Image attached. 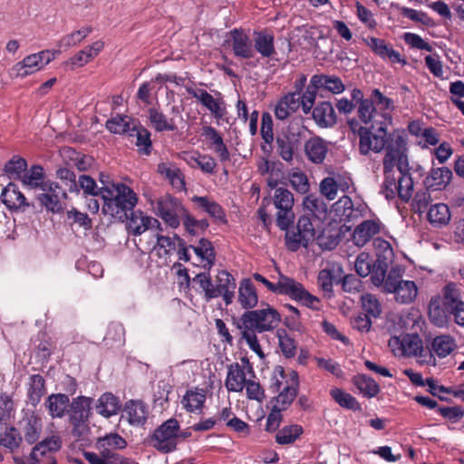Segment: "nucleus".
I'll list each match as a JSON object with an SVG mask.
<instances>
[{
	"label": "nucleus",
	"instance_id": "f257e3e1",
	"mask_svg": "<svg viewBox=\"0 0 464 464\" xmlns=\"http://www.w3.org/2000/svg\"><path fill=\"white\" fill-rule=\"evenodd\" d=\"M358 116L364 123L372 122L371 129L358 128L360 153L368 155L370 151L378 153L383 150L392 138V132H387V128L392 121L390 112H378L373 101L366 99L359 104Z\"/></svg>",
	"mask_w": 464,
	"mask_h": 464
},
{
	"label": "nucleus",
	"instance_id": "f03ea898",
	"mask_svg": "<svg viewBox=\"0 0 464 464\" xmlns=\"http://www.w3.org/2000/svg\"><path fill=\"white\" fill-rule=\"evenodd\" d=\"M406 138L403 130H394L389 143L385 145V156L383 158L384 182L382 193L387 199H392L398 192V178L395 177L393 169L397 166L399 171L407 170L408 159L406 155Z\"/></svg>",
	"mask_w": 464,
	"mask_h": 464
},
{
	"label": "nucleus",
	"instance_id": "7ed1b4c3",
	"mask_svg": "<svg viewBox=\"0 0 464 464\" xmlns=\"http://www.w3.org/2000/svg\"><path fill=\"white\" fill-rule=\"evenodd\" d=\"M100 193L103 200L102 213L121 221L127 218V213L132 210L138 202V197L133 189L123 183H117L111 189L102 188Z\"/></svg>",
	"mask_w": 464,
	"mask_h": 464
},
{
	"label": "nucleus",
	"instance_id": "20e7f679",
	"mask_svg": "<svg viewBox=\"0 0 464 464\" xmlns=\"http://www.w3.org/2000/svg\"><path fill=\"white\" fill-rule=\"evenodd\" d=\"M253 278L262 283L269 291L277 295H288L291 299L304 305L314 308V304L319 299L306 291L304 285L294 278L281 275L276 283H272L258 273L253 275Z\"/></svg>",
	"mask_w": 464,
	"mask_h": 464
},
{
	"label": "nucleus",
	"instance_id": "39448f33",
	"mask_svg": "<svg viewBox=\"0 0 464 464\" xmlns=\"http://www.w3.org/2000/svg\"><path fill=\"white\" fill-rule=\"evenodd\" d=\"M404 268L395 265L390 269L388 280L382 287L385 293L394 294L396 302L400 304L412 303L418 295V288L413 281L402 280Z\"/></svg>",
	"mask_w": 464,
	"mask_h": 464
},
{
	"label": "nucleus",
	"instance_id": "423d86ee",
	"mask_svg": "<svg viewBox=\"0 0 464 464\" xmlns=\"http://www.w3.org/2000/svg\"><path fill=\"white\" fill-rule=\"evenodd\" d=\"M308 130L303 125L292 123L276 136V152L286 162L294 160L295 153L301 148Z\"/></svg>",
	"mask_w": 464,
	"mask_h": 464
},
{
	"label": "nucleus",
	"instance_id": "0eeeda50",
	"mask_svg": "<svg viewBox=\"0 0 464 464\" xmlns=\"http://www.w3.org/2000/svg\"><path fill=\"white\" fill-rule=\"evenodd\" d=\"M281 321L279 313L272 306L245 312L237 324V328H247L258 333L273 330Z\"/></svg>",
	"mask_w": 464,
	"mask_h": 464
},
{
	"label": "nucleus",
	"instance_id": "6e6552de",
	"mask_svg": "<svg viewBox=\"0 0 464 464\" xmlns=\"http://www.w3.org/2000/svg\"><path fill=\"white\" fill-rule=\"evenodd\" d=\"M367 252L360 253L354 262V269L361 277L370 276L374 286L383 287L388 280L390 268L380 264Z\"/></svg>",
	"mask_w": 464,
	"mask_h": 464
},
{
	"label": "nucleus",
	"instance_id": "1a4fd4ad",
	"mask_svg": "<svg viewBox=\"0 0 464 464\" xmlns=\"http://www.w3.org/2000/svg\"><path fill=\"white\" fill-rule=\"evenodd\" d=\"M272 201L276 209V226L281 230L289 228L294 224L295 218L293 209L295 199L292 192L285 188L278 187L275 189Z\"/></svg>",
	"mask_w": 464,
	"mask_h": 464
},
{
	"label": "nucleus",
	"instance_id": "9d476101",
	"mask_svg": "<svg viewBox=\"0 0 464 464\" xmlns=\"http://www.w3.org/2000/svg\"><path fill=\"white\" fill-rule=\"evenodd\" d=\"M179 421L170 418L158 427L151 437L153 447L162 453H169L177 448V438L179 436Z\"/></svg>",
	"mask_w": 464,
	"mask_h": 464
},
{
	"label": "nucleus",
	"instance_id": "9b49d317",
	"mask_svg": "<svg viewBox=\"0 0 464 464\" xmlns=\"http://www.w3.org/2000/svg\"><path fill=\"white\" fill-rule=\"evenodd\" d=\"M154 208L156 215L172 228H177L180 224L179 215L184 218L187 212L182 204L169 194L158 198Z\"/></svg>",
	"mask_w": 464,
	"mask_h": 464
},
{
	"label": "nucleus",
	"instance_id": "f8f14e48",
	"mask_svg": "<svg viewBox=\"0 0 464 464\" xmlns=\"http://www.w3.org/2000/svg\"><path fill=\"white\" fill-rule=\"evenodd\" d=\"M64 393L51 394L47 397L44 406H91L93 399L91 397L79 396L70 403L69 395H73L77 391L76 380L69 375L65 376L63 382Z\"/></svg>",
	"mask_w": 464,
	"mask_h": 464
},
{
	"label": "nucleus",
	"instance_id": "ddd939ff",
	"mask_svg": "<svg viewBox=\"0 0 464 464\" xmlns=\"http://www.w3.org/2000/svg\"><path fill=\"white\" fill-rule=\"evenodd\" d=\"M44 193L39 194L37 199L43 207L53 213L63 211V199L66 198L65 190L55 182L42 186Z\"/></svg>",
	"mask_w": 464,
	"mask_h": 464
},
{
	"label": "nucleus",
	"instance_id": "4468645a",
	"mask_svg": "<svg viewBox=\"0 0 464 464\" xmlns=\"http://www.w3.org/2000/svg\"><path fill=\"white\" fill-rule=\"evenodd\" d=\"M130 215L127 214V227L134 235L140 236L148 229L156 228L162 231L160 221L154 218L146 216L140 210H130Z\"/></svg>",
	"mask_w": 464,
	"mask_h": 464
},
{
	"label": "nucleus",
	"instance_id": "2eb2a0df",
	"mask_svg": "<svg viewBox=\"0 0 464 464\" xmlns=\"http://www.w3.org/2000/svg\"><path fill=\"white\" fill-rule=\"evenodd\" d=\"M187 92L206 107L217 120H220L225 116L227 111L225 102L221 97L214 98L203 89L195 90L191 87H187Z\"/></svg>",
	"mask_w": 464,
	"mask_h": 464
},
{
	"label": "nucleus",
	"instance_id": "dca6fc26",
	"mask_svg": "<svg viewBox=\"0 0 464 464\" xmlns=\"http://www.w3.org/2000/svg\"><path fill=\"white\" fill-rule=\"evenodd\" d=\"M230 40L229 45L232 48L233 53L237 58L250 59L255 55L253 43L249 36L242 30L233 29L229 33Z\"/></svg>",
	"mask_w": 464,
	"mask_h": 464
},
{
	"label": "nucleus",
	"instance_id": "f3484780",
	"mask_svg": "<svg viewBox=\"0 0 464 464\" xmlns=\"http://www.w3.org/2000/svg\"><path fill=\"white\" fill-rule=\"evenodd\" d=\"M100 413L109 417L120 413L121 408H100ZM149 416L148 408H122L121 417L127 418L130 424L134 426L143 425Z\"/></svg>",
	"mask_w": 464,
	"mask_h": 464
},
{
	"label": "nucleus",
	"instance_id": "a211bd4d",
	"mask_svg": "<svg viewBox=\"0 0 464 464\" xmlns=\"http://www.w3.org/2000/svg\"><path fill=\"white\" fill-rule=\"evenodd\" d=\"M236 280L233 276L226 270L218 271L216 276L214 290L222 296L226 304H230L235 296Z\"/></svg>",
	"mask_w": 464,
	"mask_h": 464
},
{
	"label": "nucleus",
	"instance_id": "6ab92c4d",
	"mask_svg": "<svg viewBox=\"0 0 464 464\" xmlns=\"http://www.w3.org/2000/svg\"><path fill=\"white\" fill-rule=\"evenodd\" d=\"M304 148L306 157L314 164H321L328 151L325 140L319 136H313L305 140Z\"/></svg>",
	"mask_w": 464,
	"mask_h": 464
},
{
	"label": "nucleus",
	"instance_id": "aec40b11",
	"mask_svg": "<svg viewBox=\"0 0 464 464\" xmlns=\"http://www.w3.org/2000/svg\"><path fill=\"white\" fill-rule=\"evenodd\" d=\"M365 42L372 51L382 59H389L392 63L406 64L405 59H402L401 54L389 46L384 40L372 36L365 40Z\"/></svg>",
	"mask_w": 464,
	"mask_h": 464
},
{
	"label": "nucleus",
	"instance_id": "412c9836",
	"mask_svg": "<svg viewBox=\"0 0 464 464\" xmlns=\"http://www.w3.org/2000/svg\"><path fill=\"white\" fill-rule=\"evenodd\" d=\"M301 95L298 92H289L279 100L275 115L278 120H285L300 107Z\"/></svg>",
	"mask_w": 464,
	"mask_h": 464
},
{
	"label": "nucleus",
	"instance_id": "4be33fe9",
	"mask_svg": "<svg viewBox=\"0 0 464 464\" xmlns=\"http://www.w3.org/2000/svg\"><path fill=\"white\" fill-rule=\"evenodd\" d=\"M312 116L322 128L333 127L337 122L334 109L330 102H319L313 110Z\"/></svg>",
	"mask_w": 464,
	"mask_h": 464
},
{
	"label": "nucleus",
	"instance_id": "5701e85b",
	"mask_svg": "<svg viewBox=\"0 0 464 464\" xmlns=\"http://www.w3.org/2000/svg\"><path fill=\"white\" fill-rule=\"evenodd\" d=\"M380 232V224L375 220H365L356 227L353 233V241L357 246H365Z\"/></svg>",
	"mask_w": 464,
	"mask_h": 464
},
{
	"label": "nucleus",
	"instance_id": "b1692460",
	"mask_svg": "<svg viewBox=\"0 0 464 464\" xmlns=\"http://www.w3.org/2000/svg\"><path fill=\"white\" fill-rule=\"evenodd\" d=\"M1 199L9 209H24L29 206L24 194L14 183H9L4 188Z\"/></svg>",
	"mask_w": 464,
	"mask_h": 464
},
{
	"label": "nucleus",
	"instance_id": "393cba45",
	"mask_svg": "<svg viewBox=\"0 0 464 464\" xmlns=\"http://www.w3.org/2000/svg\"><path fill=\"white\" fill-rule=\"evenodd\" d=\"M451 178L452 172L449 168L433 169L425 179L424 185L428 190H440L450 183Z\"/></svg>",
	"mask_w": 464,
	"mask_h": 464
},
{
	"label": "nucleus",
	"instance_id": "a878e982",
	"mask_svg": "<svg viewBox=\"0 0 464 464\" xmlns=\"http://www.w3.org/2000/svg\"><path fill=\"white\" fill-rule=\"evenodd\" d=\"M128 136L136 138L135 145L138 152L143 155H150L152 150L150 132L140 124L132 123L131 130Z\"/></svg>",
	"mask_w": 464,
	"mask_h": 464
},
{
	"label": "nucleus",
	"instance_id": "bb28decb",
	"mask_svg": "<svg viewBox=\"0 0 464 464\" xmlns=\"http://www.w3.org/2000/svg\"><path fill=\"white\" fill-rule=\"evenodd\" d=\"M246 382V372L239 363L236 362L228 366L226 379V386L228 391L241 392Z\"/></svg>",
	"mask_w": 464,
	"mask_h": 464
},
{
	"label": "nucleus",
	"instance_id": "cd10ccee",
	"mask_svg": "<svg viewBox=\"0 0 464 464\" xmlns=\"http://www.w3.org/2000/svg\"><path fill=\"white\" fill-rule=\"evenodd\" d=\"M372 244L378 266L380 267V264H382L391 269L393 266L394 252L390 242L381 237H376L373 239Z\"/></svg>",
	"mask_w": 464,
	"mask_h": 464
},
{
	"label": "nucleus",
	"instance_id": "c85d7f7f",
	"mask_svg": "<svg viewBox=\"0 0 464 464\" xmlns=\"http://www.w3.org/2000/svg\"><path fill=\"white\" fill-rule=\"evenodd\" d=\"M238 302L244 309L255 307L258 302L256 287L251 279L244 278L238 288Z\"/></svg>",
	"mask_w": 464,
	"mask_h": 464
},
{
	"label": "nucleus",
	"instance_id": "c756f323",
	"mask_svg": "<svg viewBox=\"0 0 464 464\" xmlns=\"http://www.w3.org/2000/svg\"><path fill=\"white\" fill-rule=\"evenodd\" d=\"M189 247L202 261H205L203 268L209 271L216 261V251L211 241L207 238H200L198 246L190 245Z\"/></svg>",
	"mask_w": 464,
	"mask_h": 464
},
{
	"label": "nucleus",
	"instance_id": "7c9ffc66",
	"mask_svg": "<svg viewBox=\"0 0 464 464\" xmlns=\"http://www.w3.org/2000/svg\"><path fill=\"white\" fill-rule=\"evenodd\" d=\"M62 447V440L58 436H51L38 444H36L31 452V459L36 463L40 462V457L46 456L48 453L57 451Z\"/></svg>",
	"mask_w": 464,
	"mask_h": 464
},
{
	"label": "nucleus",
	"instance_id": "2f4dec72",
	"mask_svg": "<svg viewBox=\"0 0 464 464\" xmlns=\"http://www.w3.org/2000/svg\"><path fill=\"white\" fill-rule=\"evenodd\" d=\"M312 82L334 94H340L345 89L341 78L334 75L314 74L312 76Z\"/></svg>",
	"mask_w": 464,
	"mask_h": 464
},
{
	"label": "nucleus",
	"instance_id": "473e14b6",
	"mask_svg": "<svg viewBox=\"0 0 464 464\" xmlns=\"http://www.w3.org/2000/svg\"><path fill=\"white\" fill-rule=\"evenodd\" d=\"M254 35L255 50L259 53L262 57H272L276 53L274 35L264 31L255 32Z\"/></svg>",
	"mask_w": 464,
	"mask_h": 464
},
{
	"label": "nucleus",
	"instance_id": "72a5a7b5",
	"mask_svg": "<svg viewBox=\"0 0 464 464\" xmlns=\"http://www.w3.org/2000/svg\"><path fill=\"white\" fill-rule=\"evenodd\" d=\"M449 207L443 203L432 205L427 213L429 222L435 227H442L450 220Z\"/></svg>",
	"mask_w": 464,
	"mask_h": 464
},
{
	"label": "nucleus",
	"instance_id": "f704fd0d",
	"mask_svg": "<svg viewBox=\"0 0 464 464\" xmlns=\"http://www.w3.org/2000/svg\"><path fill=\"white\" fill-rule=\"evenodd\" d=\"M457 347L454 338L450 335H439L430 343V353H435L440 358L450 354Z\"/></svg>",
	"mask_w": 464,
	"mask_h": 464
},
{
	"label": "nucleus",
	"instance_id": "c9c22d12",
	"mask_svg": "<svg viewBox=\"0 0 464 464\" xmlns=\"http://www.w3.org/2000/svg\"><path fill=\"white\" fill-rule=\"evenodd\" d=\"M45 380L40 374H33L29 379V388L27 392L28 402L32 406H36L42 397L45 394Z\"/></svg>",
	"mask_w": 464,
	"mask_h": 464
},
{
	"label": "nucleus",
	"instance_id": "e433bc0d",
	"mask_svg": "<svg viewBox=\"0 0 464 464\" xmlns=\"http://www.w3.org/2000/svg\"><path fill=\"white\" fill-rule=\"evenodd\" d=\"M303 206L307 214L312 215L317 219L325 218L327 205L322 198L310 194L304 198Z\"/></svg>",
	"mask_w": 464,
	"mask_h": 464
},
{
	"label": "nucleus",
	"instance_id": "4c0bfd02",
	"mask_svg": "<svg viewBox=\"0 0 464 464\" xmlns=\"http://www.w3.org/2000/svg\"><path fill=\"white\" fill-rule=\"evenodd\" d=\"M334 210L341 221L350 222L359 217L358 209L353 208V203L348 196L342 197L335 204Z\"/></svg>",
	"mask_w": 464,
	"mask_h": 464
},
{
	"label": "nucleus",
	"instance_id": "58836bf2",
	"mask_svg": "<svg viewBox=\"0 0 464 464\" xmlns=\"http://www.w3.org/2000/svg\"><path fill=\"white\" fill-rule=\"evenodd\" d=\"M402 353L407 356H423L422 340L417 334H406L401 341Z\"/></svg>",
	"mask_w": 464,
	"mask_h": 464
},
{
	"label": "nucleus",
	"instance_id": "ea45409f",
	"mask_svg": "<svg viewBox=\"0 0 464 464\" xmlns=\"http://www.w3.org/2000/svg\"><path fill=\"white\" fill-rule=\"evenodd\" d=\"M22 436L14 427L0 428V445L14 452L19 448Z\"/></svg>",
	"mask_w": 464,
	"mask_h": 464
},
{
	"label": "nucleus",
	"instance_id": "a19ab883",
	"mask_svg": "<svg viewBox=\"0 0 464 464\" xmlns=\"http://www.w3.org/2000/svg\"><path fill=\"white\" fill-rule=\"evenodd\" d=\"M148 113L150 121L157 131H173L177 130V126L174 122V120H168L166 115L163 112L158 111L157 109L150 108Z\"/></svg>",
	"mask_w": 464,
	"mask_h": 464
},
{
	"label": "nucleus",
	"instance_id": "79ce46f5",
	"mask_svg": "<svg viewBox=\"0 0 464 464\" xmlns=\"http://www.w3.org/2000/svg\"><path fill=\"white\" fill-rule=\"evenodd\" d=\"M192 201L202 208L212 218L223 222L227 221L226 214L218 203L209 200L207 197L199 196H194Z\"/></svg>",
	"mask_w": 464,
	"mask_h": 464
},
{
	"label": "nucleus",
	"instance_id": "37998d69",
	"mask_svg": "<svg viewBox=\"0 0 464 464\" xmlns=\"http://www.w3.org/2000/svg\"><path fill=\"white\" fill-rule=\"evenodd\" d=\"M354 386L362 393L365 397H374L380 391L377 382L371 377L365 374H358L353 378Z\"/></svg>",
	"mask_w": 464,
	"mask_h": 464
},
{
	"label": "nucleus",
	"instance_id": "c03bdc74",
	"mask_svg": "<svg viewBox=\"0 0 464 464\" xmlns=\"http://www.w3.org/2000/svg\"><path fill=\"white\" fill-rule=\"evenodd\" d=\"M410 168L407 170L399 171L398 177V192L397 196L403 201L407 202L412 196L414 182L411 173Z\"/></svg>",
	"mask_w": 464,
	"mask_h": 464
},
{
	"label": "nucleus",
	"instance_id": "a18cd8bd",
	"mask_svg": "<svg viewBox=\"0 0 464 464\" xmlns=\"http://www.w3.org/2000/svg\"><path fill=\"white\" fill-rule=\"evenodd\" d=\"M132 123L128 116L117 115L106 121L107 130L113 134H129L131 130Z\"/></svg>",
	"mask_w": 464,
	"mask_h": 464
},
{
	"label": "nucleus",
	"instance_id": "49530a36",
	"mask_svg": "<svg viewBox=\"0 0 464 464\" xmlns=\"http://www.w3.org/2000/svg\"><path fill=\"white\" fill-rule=\"evenodd\" d=\"M26 169V160L24 158L15 155L5 163L4 169L10 179H21Z\"/></svg>",
	"mask_w": 464,
	"mask_h": 464
},
{
	"label": "nucleus",
	"instance_id": "de8ad7c7",
	"mask_svg": "<svg viewBox=\"0 0 464 464\" xmlns=\"http://www.w3.org/2000/svg\"><path fill=\"white\" fill-rule=\"evenodd\" d=\"M44 169L40 165H34L28 171H24L23 177L21 178L24 185L30 187L32 188H38L44 186Z\"/></svg>",
	"mask_w": 464,
	"mask_h": 464
},
{
	"label": "nucleus",
	"instance_id": "09e8293b",
	"mask_svg": "<svg viewBox=\"0 0 464 464\" xmlns=\"http://www.w3.org/2000/svg\"><path fill=\"white\" fill-rule=\"evenodd\" d=\"M42 67L44 66L40 62V56L35 53L26 56L16 64L17 74L21 77L32 74Z\"/></svg>",
	"mask_w": 464,
	"mask_h": 464
},
{
	"label": "nucleus",
	"instance_id": "8fccbe9b",
	"mask_svg": "<svg viewBox=\"0 0 464 464\" xmlns=\"http://www.w3.org/2000/svg\"><path fill=\"white\" fill-rule=\"evenodd\" d=\"M303 433L300 425L285 426L279 430L276 435V441L280 445L291 444Z\"/></svg>",
	"mask_w": 464,
	"mask_h": 464
},
{
	"label": "nucleus",
	"instance_id": "3c124183",
	"mask_svg": "<svg viewBox=\"0 0 464 464\" xmlns=\"http://www.w3.org/2000/svg\"><path fill=\"white\" fill-rule=\"evenodd\" d=\"M197 284H198L199 287L204 292V298L206 301H209L211 299L218 297V293L214 290V285L211 280L209 273L202 272L198 274L194 279Z\"/></svg>",
	"mask_w": 464,
	"mask_h": 464
},
{
	"label": "nucleus",
	"instance_id": "603ef678",
	"mask_svg": "<svg viewBox=\"0 0 464 464\" xmlns=\"http://www.w3.org/2000/svg\"><path fill=\"white\" fill-rule=\"evenodd\" d=\"M52 416L62 417L65 411L70 414L72 422L76 425L77 422L83 421L88 417L89 410L91 408H49Z\"/></svg>",
	"mask_w": 464,
	"mask_h": 464
},
{
	"label": "nucleus",
	"instance_id": "864d4df0",
	"mask_svg": "<svg viewBox=\"0 0 464 464\" xmlns=\"http://www.w3.org/2000/svg\"><path fill=\"white\" fill-rule=\"evenodd\" d=\"M363 314L368 316L377 318L382 314V306L374 295L365 294L361 296Z\"/></svg>",
	"mask_w": 464,
	"mask_h": 464
},
{
	"label": "nucleus",
	"instance_id": "5fc2aeb1",
	"mask_svg": "<svg viewBox=\"0 0 464 464\" xmlns=\"http://www.w3.org/2000/svg\"><path fill=\"white\" fill-rule=\"evenodd\" d=\"M42 431V420L39 418L32 416L27 420L24 426V440L28 444L35 443Z\"/></svg>",
	"mask_w": 464,
	"mask_h": 464
},
{
	"label": "nucleus",
	"instance_id": "6e6d98bb",
	"mask_svg": "<svg viewBox=\"0 0 464 464\" xmlns=\"http://www.w3.org/2000/svg\"><path fill=\"white\" fill-rule=\"evenodd\" d=\"M285 246L290 251H297L300 246L307 247L311 241H304L303 233L293 227L292 230L286 228L285 230Z\"/></svg>",
	"mask_w": 464,
	"mask_h": 464
},
{
	"label": "nucleus",
	"instance_id": "4d7b16f0",
	"mask_svg": "<svg viewBox=\"0 0 464 464\" xmlns=\"http://www.w3.org/2000/svg\"><path fill=\"white\" fill-rule=\"evenodd\" d=\"M279 347L286 358H292L296 353V343L285 329L277 330Z\"/></svg>",
	"mask_w": 464,
	"mask_h": 464
},
{
	"label": "nucleus",
	"instance_id": "13d9d810",
	"mask_svg": "<svg viewBox=\"0 0 464 464\" xmlns=\"http://www.w3.org/2000/svg\"><path fill=\"white\" fill-rule=\"evenodd\" d=\"M291 384L286 385L283 391L276 397V401L278 403L283 405L290 404L296 396V386L298 382L297 372L295 371H291Z\"/></svg>",
	"mask_w": 464,
	"mask_h": 464
},
{
	"label": "nucleus",
	"instance_id": "bf43d9fd",
	"mask_svg": "<svg viewBox=\"0 0 464 464\" xmlns=\"http://www.w3.org/2000/svg\"><path fill=\"white\" fill-rule=\"evenodd\" d=\"M183 226L188 234L196 236L199 232H205L209 224L207 219L197 220L187 211L183 218Z\"/></svg>",
	"mask_w": 464,
	"mask_h": 464
},
{
	"label": "nucleus",
	"instance_id": "052dcab7",
	"mask_svg": "<svg viewBox=\"0 0 464 464\" xmlns=\"http://www.w3.org/2000/svg\"><path fill=\"white\" fill-rule=\"evenodd\" d=\"M125 332L122 324L119 323H111L104 336L106 345L121 344L124 343Z\"/></svg>",
	"mask_w": 464,
	"mask_h": 464
},
{
	"label": "nucleus",
	"instance_id": "680f3d73",
	"mask_svg": "<svg viewBox=\"0 0 464 464\" xmlns=\"http://www.w3.org/2000/svg\"><path fill=\"white\" fill-rule=\"evenodd\" d=\"M447 313L445 306H440L438 299L431 298L429 304V316L435 324H443L447 319Z\"/></svg>",
	"mask_w": 464,
	"mask_h": 464
},
{
	"label": "nucleus",
	"instance_id": "e2e57ef3",
	"mask_svg": "<svg viewBox=\"0 0 464 464\" xmlns=\"http://www.w3.org/2000/svg\"><path fill=\"white\" fill-rule=\"evenodd\" d=\"M206 401V390L195 388L187 391L183 396L181 403L183 406H203Z\"/></svg>",
	"mask_w": 464,
	"mask_h": 464
},
{
	"label": "nucleus",
	"instance_id": "0e129e2a",
	"mask_svg": "<svg viewBox=\"0 0 464 464\" xmlns=\"http://www.w3.org/2000/svg\"><path fill=\"white\" fill-rule=\"evenodd\" d=\"M296 230L303 233V237L304 241H313L315 237V230L314 227L311 221V218L306 216H301L298 220L297 224L295 227Z\"/></svg>",
	"mask_w": 464,
	"mask_h": 464
},
{
	"label": "nucleus",
	"instance_id": "69168bd1",
	"mask_svg": "<svg viewBox=\"0 0 464 464\" xmlns=\"http://www.w3.org/2000/svg\"><path fill=\"white\" fill-rule=\"evenodd\" d=\"M339 183L333 177L324 178L320 183V192L328 200H334L337 197Z\"/></svg>",
	"mask_w": 464,
	"mask_h": 464
},
{
	"label": "nucleus",
	"instance_id": "338daca9",
	"mask_svg": "<svg viewBox=\"0 0 464 464\" xmlns=\"http://www.w3.org/2000/svg\"><path fill=\"white\" fill-rule=\"evenodd\" d=\"M91 33L90 28H82L63 36L60 41V46L69 48L82 42Z\"/></svg>",
	"mask_w": 464,
	"mask_h": 464
},
{
	"label": "nucleus",
	"instance_id": "774afa93",
	"mask_svg": "<svg viewBox=\"0 0 464 464\" xmlns=\"http://www.w3.org/2000/svg\"><path fill=\"white\" fill-rule=\"evenodd\" d=\"M461 302L462 301L459 299V292L456 285L452 283L448 284L443 289L442 304L445 306V309L449 311L450 308L454 307V304Z\"/></svg>",
	"mask_w": 464,
	"mask_h": 464
}]
</instances>
